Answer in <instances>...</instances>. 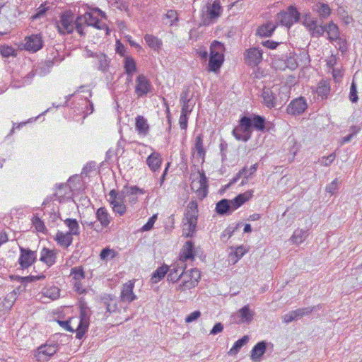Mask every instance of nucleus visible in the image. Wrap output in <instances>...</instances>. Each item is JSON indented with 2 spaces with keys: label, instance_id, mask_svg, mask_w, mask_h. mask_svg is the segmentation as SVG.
<instances>
[{
  "label": "nucleus",
  "instance_id": "473e14b6",
  "mask_svg": "<svg viewBox=\"0 0 362 362\" xmlns=\"http://www.w3.org/2000/svg\"><path fill=\"white\" fill-rule=\"evenodd\" d=\"M108 202L110 205L115 204H125L126 197L124 193H123V189L121 191H117L112 189L108 194Z\"/></svg>",
  "mask_w": 362,
  "mask_h": 362
},
{
  "label": "nucleus",
  "instance_id": "774afa93",
  "mask_svg": "<svg viewBox=\"0 0 362 362\" xmlns=\"http://www.w3.org/2000/svg\"><path fill=\"white\" fill-rule=\"evenodd\" d=\"M335 42H337V45H338V49L340 51L344 52L347 50L348 44L347 41L345 39L339 37V40H335Z\"/></svg>",
  "mask_w": 362,
  "mask_h": 362
},
{
  "label": "nucleus",
  "instance_id": "39448f33",
  "mask_svg": "<svg viewBox=\"0 0 362 362\" xmlns=\"http://www.w3.org/2000/svg\"><path fill=\"white\" fill-rule=\"evenodd\" d=\"M277 19L282 25L290 28L300 19V13L294 6H289L286 11H281L277 14Z\"/></svg>",
  "mask_w": 362,
  "mask_h": 362
},
{
  "label": "nucleus",
  "instance_id": "72a5a7b5",
  "mask_svg": "<svg viewBox=\"0 0 362 362\" xmlns=\"http://www.w3.org/2000/svg\"><path fill=\"white\" fill-rule=\"evenodd\" d=\"M54 240L60 246L63 247H68L72 243L73 238L72 235L67 232L63 233L62 231H58L55 235Z\"/></svg>",
  "mask_w": 362,
  "mask_h": 362
},
{
  "label": "nucleus",
  "instance_id": "f3484780",
  "mask_svg": "<svg viewBox=\"0 0 362 362\" xmlns=\"http://www.w3.org/2000/svg\"><path fill=\"white\" fill-rule=\"evenodd\" d=\"M134 281H129L122 285L119 296L120 300L122 302L131 303L137 298L136 296L134 293Z\"/></svg>",
  "mask_w": 362,
  "mask_h": 362
},
{
  "label": "nucleus",
  "instance_id": "864d4df0",
  "mask_svg": "<svg viewBox=\"0 0 362 362\" xmlns=\"http://www.w3.org/2000/svg\"><path fill=\"white\" fill-rule=\"evenodd\" d=\"M247 252V250L243 246H239L237 247L233 253L230 254L231 258H233V256L235 257V259L233 260V262H237L241 257H243V255Z\"/></svg>",
  "mask_w": 362,
  "mask_h": 362
},
{
  "label": "nucleus",
  "instance_id": "20e7f679",
  "mask_svg": "<svg viewBox=\"0 0 362 362\" xmlns=\"http://www.w3.org/2000/svg\"><path fill=\"white\" fill-rule=\"evenodd\" d=\"M201 278L200 272L197 269H191L185 272L182 282L178 285L177 290L185 291L195 287Z\"/></svg>",
  "mask_w": 362,
  "mask_h": 362
},
{
  "label": "nucleus",
  "instance_id": "3c124183",
  "mask_svg": "<svg viewBox=\"0 0 362 362\" xmlns=\"http://www.w3.org/2000/svg\"><path fill=\"white\" fill-rule=\"evenodd\" d=\"M330 93V86L329 82L321 81L318 84V96L322 99L326 98Z\"/></svg>",
  "mask_w": 362,
  "mask_h": 362
},
{
  "label": "nucleus",
  "instance_id": "bf43d9fd",
  "mask_svg": "<svg viewBox=\"0 0 362 362\" xmlns=\"http://www.w3.org/2000/svg\"><path fill=\"white\" fill-rule=\"evenodd\" d=\"M318 14L323 17L327 18L331 14V9L327 4H322L318 8Z\"/></svg>",
  "mask_w": 362,
  "mask_h": 362
},
{
  "label": "nucleus",
  "instance_id": "2f4dec72",
  "mask_svg": "<svg viewBox=\"0 0 362 362\" xmlns=\"http://www.w3.org/2000/svg\"><path fill=\"white\" fill-rule=\"evenodd\" d=\"M252 197V191H246L244 193L238 194L234 199H231L230 202L233 205V209L236 210L247 201L251 199Z\"/></svg>",
  "mask_w": 362,
  "mask_h": 362
},
{
  "label": "nucleus",
  "instance_id": "7c9ffc66",
  "mask_svg": "<svg viewBox=\"0 0 362 362\" xmlns=\"http://www.w3.org/2000/svg\"><path fill=\"white\" fill-rule=\"evenodd\" d=\"M95 64L99 71L105 72L107 71L110 66V59L107 55L103 53L95 54Z\"/></svg>",
  "mask_w": 362,
  "mask_h": 362
},
{
  "label": "nucleus",
  "instance_id": "338daca9",
  "mask_svg": "<svg viewBox=\"0 0 362 362\" xmlns=\"http://www.w3.org/2000/svg\"><path fill=\"white\" fill-rule=\"evenodd\" d=\"M349 98L350 100L355 103L358 100V96H357V90H356V86L354 81L352 82L351 88H350V93H349Z\"/></svg>",
  "mask_w": 362,
  "mask_h": 362
},
{
  "label": "nucleus",
  "instance_id": "5701e85b",
  "mask_svg": "<svg viewBox=\"0 0 362 362\" xmlns=\"http://www.w3.org/2000/svg\"><path fill=\"white\" fill-rule=\"evenodd\" d=\"M95 217L101 227L107 228L112 221V216L105 207H100L95 212Z\"/></svg>",
  "mask_w": 362,
  "mask_h": 362
},
{
  "label": "nucleus",
  "instance_id": "2eb2a0df",
  "mask_svg": "<svg viewBox=\"0 0 362 362\" xmlns=\"http://www.w3.org/2000/svg\"><path fill=\"white\" fill-rule=\"evenodd\" d=\"M25 49L32 52H36L43 47V40L40 34L31 35L25 39Z\"/></svg>",
  "mask_w": 362,
  "mask_h": 362
},
{
  "label": "nucleus",
  "instance_id": "9b49d317",
  "mask_svg": "<svg viewBox=\"0 0 362 362\" xmlns=\"http://www.w3.org/2000/svg\"><path fill=\"white\" fill-rule=\"evenodd\" d=\"M60 290L57 286H49L44 288L40 293H39L36 298L37 299L43 303H47L52 300H54L59 297Z\"/></svg>",
  "mask_w": 362,
  "mask_h": 362
},
{
  "label": "nucleus",
  "instance_id": "9d476101",
  "mask_svg": "<svg viewBox=\"0 0 362 362\" xmlns=\"http://www.w3.org/2000/svg\"><path fill=\"white\" fill-rule=\"evenodd\" d=\"M90 316V308H85L83 311H80V317L78 319L77 325L76 327L77 338L81 339L87 331L89 325Z\"/></svg>",
  "mask_w": 362,
  "mask_h": 362
},
{
  "label": "nucleus",
  "instance_id": "1a4fd4ad",
  "mask_svg": "<svg viewBox=\"0 0 362 362\" xmlns=\"http://www.w3.org/2000/svg\"><path fill=\"white\" fill-rule=\"evenodd\" d=\"M57 346L55 344H44L37 348L35 353V358L38 362H47L57 351Z\"/></svg>",
  "mask_w": 362,
  "mask_h": 362
},
{
  "label": "nucleus",
  "instance_id": "ddd939ff",
  "mask_svg": "<svg viewBox=\"0 0 362 362\" xmlns=\"http://www.w3.org/2000/svg\"><path fill=\"white\" fill-rule=\"evenodd\" d=\"M308 105L303 97L296 98L287 107V112L292 115H299L307 109Z\"/></svg>",
  "mask_w": 362,
  "mask_h": 362
},
{
  "label": "nucleus",
  "instance_id": "b1692460",
  "mask_svg": "<svg viewBox=\"0 0 362 362\" xmlns=\"http://www.w3.org/2000/svg\"><path fill=\"white\" fill-rule=\"evenodd\" d=\"M216 211L220 215H226L230 214L235 209H233L230 200L223 199L216 204Z\"/></svg>",
  "mask_w": 362,
  "mask_h": 362
},
{
  "label": "nucleus",
  "instance_id": "0e129e2a",
  "mask_svg": "<svg viewBox=\"0 0 362 362\" xmlns=\"http://www.w3.org/2000/svg\"><path fill=\"white\" fill-rule=\"evenodd\" d=\"M336 158V155L334 153H330L327 156H323L321 160V164L325 166L329 165Z\"/></svg>",
  "mask_w": 362,
  "mask_h": 362
},
{
  "label": "nucleus",
  "instance_id": "c03bdc74",
  "mask_svg": "<svg viewBox=\"0 0 362 362\" xmlns=\"http://www.w3.org/2000/svg\"><path fill=\"white\" fill-rule=\"evenodd\" d=\"M168 267L166 265H163L158 267L152 274L151 281L153 284H156L160 281L168 273Z\"/></svg>",
  "mask_w": 362,
  "mask_h": 362
},
{
  "label": "nucleus",
  "instance_id": "f257e3e1",
  "mask_svg": "<svg viewBox=\"0 0 362 362\" xmlns=\"http://www.w3.org/2000/svg\"><path fill=\"white\" fill-rule=\"evenodd\" d=\"M98 13L102 18H105V13L99 8L88 11L83 15L75 18L70 11H66L59 16V19L56 22L59 33L62 35L71 34L74 29L81 35H85V30L88 26H92L98 30H105L109 35L110 30L106 24L98 18L95 13Z\"/></svg>",
  "mask_w": 362,
  "mask_h": 362
},
{
  "label": "nucleus",
  "instance_id": "f8f14e48",
  "mask_svg": "<svg viewBox=\"0 0 362 362\" xmlns=\"http://www.w3.org/2000/svg\"><path fill=\"white\" fill-rule=\"evenodd\" d=\"M244 58L248 66H256L262 60V50L258 47L249 48L245 51Z\"/></svg>",
  "mask_w": 362,
  "mask_h": 362
},
{
  "label": "nucleus",
  "instance_id": "f03ea898",
  "mask_svg": "<svg viewBox=\"0 0 362 362\" xmlns=\"http://www.w3.org/2000/svg\"><path fill=\"white\" fill-rule=\"evenodd\" d=\"M198 221V204L196 200L189 202L185 209L183 218L185 228L183 230L186 237H192L196 232Z\"/></svg>",
  "mask_w": 362,
  "mask_h": 362
},
{
  "label": "nucleus",
  "instance_id": "6e6552de",
  "mask_svg": "<svg viewBox=\"0 0 362 362\" xmlns=\"http://www.w3.org/2000/svg\"><path fill=\"white\" fill-rule=\"evenodd\" d=\"M153 87L149 79L144 74H139L136 78L135 93L138 98L146 96L151 93Z\"/></svg>",
  "mask_w": 362,
  "mask_h": 362
},
{
  "label": "nucleus",
  "instance_id": "dca6fc26",
  "mask_svg": "<svg viewBox=\"0 0 362 362\" xmlns=\"http://www.w3.org/2000/svg\"><path fill=\"white\" fill-rule=\"evenodd\" d=\"M195 255V248L194 243L191 240L187 241L182 248L181 249L179 255V261L180 263L184 264L188 260H193Z\"/></svg>",
  "mask_w": 362,
  "mask_h": 362
},
{
  "label": "nucleus",
  "instance_id": "aec40b11",
  "mask_svg": "<svg viewBox=\"0 0 362 362\" xmlns=\"http://www.w3.org/2000/svg\"><path fill=\"white\" fill-rule=\"evenodd\" d=\"M185 264L179 262L172 265L170 268L168 267V280L172 282H176L180 278L182 279L185 269Z\"/></svg>",
  "mask_w": 362,
  "mask_h": 362
},
{
  "label": "nucleus",
  "instance_id": "de8ad7c7",
  "mask_svg": "<svg viewBox=\"0 0 362 362\" xmlns=\"http://www.w3.org/2000/svg\"><path fill=\"white\" fill-rule=\"evenodd\" d=\"M307 231L300 229H297L293 232L291 238V241L293 244L299 245L304 241L307 237Z\"/></svg>",
  "mask_w": 362,
  "mask_h": 362
},
{
  "label": "nucleus",
  "instance_id": "49530a36",
  "mask_svg": "<svg viewBox=\"0 0 362 362\" xmlns=\"http://www.w3.org/2000/svg\"><path fill=\"white\" fill-rule=\"evenodd\" d=\"M249 341V337L248 336H244L240 339L237 340L232 348L228 351V354L230 355H235L238 354V352L240 351V349L245 345Z\"/></svg>",
  "mask_w": 362,
  "mask_h": 362
},
{
  "label": "nucleus",
  "instance_id": "680f3d73",
  "mask_svg": "<svg viewBox=\"0 0 362 362\" xmlns=\"http://www.w3.org/2000/svg\"><path fill=\"white\" fill-rule=\"evenodd\" d=\"M312 311L313 308H303L293 310L298 320L303 317V316L309 315Z\"/></svg>",
  "mask_w": 362,
  "mask_h": 362
},
{
  "label": "nucleus",
  "instance_id": "8fccbe9b",
  "mask_svg": "<svg viewBox=\"0 0 362 362\" xmlns=\"http://www.w3.org/2000/svg\"><path fill=\"white\" fill-rule=\"evenodd\" d=\"M224 49L225 48L223 44L218 41H214L210 46V54L223 56Z\"/></svg>",
  "mask_w": 362,
  "mask_h": 362
},
{
  "label": "nucleus",
  "instance_id": "c85d7f7f",
  "mask_svg": "<svg viewBox=\"0 0 362 362\" xmlns=\"http://www.w3.org/2000/svg\"><path fill=\"white\" fill-rule=\"evenodd\" d=\"M135 129L139 134L146 136L149 132V125L147 119L143 116H137L136 118Z\"/></svg>",
  "mask_w": 362,
  "mask_h": 362
},
{
  "label": "nucleus",
  "instance_id": "bb28decb",
  "mask_svg": "<svg viewBox=\"0 0 362 362\" xmlns=\"http://www.w3.org/2000/svg\"><path fill=\"white\" fill-rule=\"evenodd\" d=\"M147 45L153 51L159 52L163 46V42L158 37L151 34H146L144 37Z\"/></svg>",
  "mask_w": 362,
  "mask_h": 362
},
{
  "label": "nucleus",
  "instance_id": "e433bc0d",
  "mask_svg": "<svg viewBox=\"0 0 362 362\" xmlns=\"http://www.w3.org/2000/svg\"><path fill=\"white\" fill-rule=\"evenodd\" d=\"M238 315L242 322L250 323L253 319L255 313L250 309L248 305H246L238 311Z\"/></svg>",
  "mask_w": 362,
  "mask_h": 362
},
{
  "label": "nucleus",
  "instance_id": "4be33fe9",
  "mask_svg": "<svg viewBox=\"0 0 362 362\" xmlns=\"http://www.w3.org/2000/svg\"><path fill=\"white\" fill-rule=\"evenodd\" d=\"M57 253L54 250L43 247L40 251V261L45 263L48 267L55 264Z\"/></svg>",
  "mask_w": 362,
  "mask_h": 362
},
{
  "label": "nucleus",
  "instance_id": "58836bf2",
  "mask_svg": "<svg viewBox=\"0 0 362 362\" xmlns=\"http://www.w3.org/2000/svg\"><path fill=\"white\" fill-rule=\"evenodd\" d=\"M257 163H255L250 168L245 166L241 169V173L243 174V179L240 184V186H244L247 183L248 179L250 178L257 171Z\"/></svg>",
  "mask_w": 362,
  "mask_h": 362
},
{
  "label": "nucleus",
  "instance_id": "cd10ccee",
  "mask_svg": "<svg viewBox=\"0 0 362 362\" xmlns=\"http://www.w3.org/2000/svg\"><path fill=\"white\" fill-rule=\"evenodd\" d=\"M277 25L269 21L258 27L256 34L260 37H270L276 30Z\"/></svg>",
  "mask_w": 362,
  "mask_h": 362
},
{
  "label": "nucleus",
  "instance_id": "79ce46f5",
  "mask_svg": "<svg viewBox=\"0 0 362 362\" xmlns=\"http://www.w3.org/2000/svg\"><path fill=\"white\" fill-rule=\"evenodd\" d=\"M64 223L69 228V230L67 232L71 235H78L80 233V227L78 221L74 218H66L64 220Z\"/></svg>",
  "mask_w": 362,
  "mask_h": 362
},
{
  "label": "nucleus",
  "instance_id": "37998d69",
  "mask_svg": "<svg viewBox=\"0 0 362 362\" xmlns=\"http://www.w3.org/2000/svg\"><path fill=\"white\" fill-rule=\"evenodd\" d=\"M303 23L311 32L313 35L315 34L317 29V21H315L313 18H312L310 13H306L303 16Z\"/></svg>",
  "mask_w": 362,
  "mask_h": 362
},
{
  "label": "nucleus",
  "instance_id": "6ab92c4d",
  "mask_svg": "<svg viewBox=\"0 0 362 362\" xmlns=\"http://www.w3.org/2000/svg\"><path fill=\"white\" fill-rule=\"evenodd\" d=\"M123 193L130 204H135L138 201L139 195L144 194L145 191L137 186L125 185L123 187Z\"/></svg>",
  "mask_w": 362,
  "mask_h": 362
},
{
  "label": "nucleus",
  "instance_id": "c756f323",
  "mask_svg": "<svg viewBox=\"0 0 362 362\" xmlns=\"http://www.w3.org/2000/svg\"><path fill=\"white\" fill-rule=\"evenodd\" d=\"M263 103L269 108L274 107L276 105V98L269 88H264L262 92Z\"/></svg>",
  "mask_w": 362,
  "mask_h": 362
},
{
  "label": "nucleus",
  "instance_id": "a211bd4d",
  "mask_svg": "<svg viewBox=\"0 0 362 362\" xmlns=\"http://www.w3.org/2000/svg\"><path fill=\"white\" fill-rule=\"evenodd\" d=\"M192 155L194 158L198 160H202V162L204 160L206 155V151L204 148L203 144V135L199 134L196 136L194 146L192 148Z\"/></svg>",
  "mask_w": 362,
  "mask_h": 362
},
{
  "label": "nucleus",
  "instance_id": "a18cd8bd",
  "mask_svg": "<svg viewBox=\"0 0 362 362\" xmlns=\"http://www.w3.org/2000/svg\"><path fill=\"white\" fill-rule=\"evenodd\" d=\"M124 69L125 73L134 74L137 71L135 60L130 56H127L124 59Z\"/></svg>",
  "mask_w": 362,
  "mask_h": 362
},
{
  "label": "nucleus",
  "instance_id": "e2e57ef3",
  "mask_svg": "<svg viewBox=\"0 0 362 362\" xmlns=\"http://www.w3.org/2000/svg\"><path fill=\"white\" fill-rule=\"evenodd\" d=\"M33 224L39 232H42L45 229V224L39 217L35 216L33 218Z\"/></svg>",
  "mask_w": 362,
  "mask_h": 362
},
{
  "label": "nucleus",
  "instance_id": "69168bd1",
  "mask_svg": "<svg viewBox=\"0 0 362 362\" xmlns=\"http://www.w3.org/2000/svg\"><path fill=\"white\" fill-rule=\"evenodd\" d=\"M201 316V313L199 310H195L191 313L185 317V322L187 323H191L196 321Z\"/></svg>",
  "mask_w": 362,
  "mask_h": 362
},
{
  "label": "nucleus",
  "instance_id": "09e8293b",
  "mask_svg": "<svg viewBox=\"0 0 362 362\" xmlns=\"http://www.w3.org/2000/svg\"><path fill=\"white\" fill-rule=\"evenodd\" d=\"M78 319L71 318L69 320L65 321H59V324L62 327H63L65 330L71 332H76V327L77 325Z\"/></svg>",
  "mask_w": 362,
  "mask_h": 362
},
{
  "label": "nucleus",
  "instance_id": "603ef678",
  "mask_svg": "<svg viewBox=\"0 0 362 362\" xmlns=\"http://www.w3.org/2000/svg\"><path fill=\"white\" fill-rule=\"evenodd\" d=\"M71 276L75 281H81L85 278V274L81 267H76L71 269Z\"/></svg>",
  "mask_w": 362,
  "mask_h": 362
},
{
  "label": "nucleus",
  "instance_id": "f704fd0d",
  "mask_svg": "<svg viewBox=\"0 0 362 362\" xmlns=\"http://www.w3.org/2000/svg\"><path fill=\"white\" fill-rule=\"evenodd\" d=\"M322 30L327 35V38L331 41L339 40V30L337 25L329 23L327 26L322 28Z\"/></svg>",
  "mask_w": 362,
  "mask_h": 362
},
{
  "label": "nucleus",
  "instance_id": "4c0bfd02",
  "mask_svg": "<svg viewBox=\"0 0 362 362\" xmlns=\"http://www.w3.org/2000/svg\"><path fill=\"white\" fill-rule=\"evenodd\" d=\"M224 61V56L211 55L209 61V71L216 72L219 70Z\"/></svg>",
  "mask_w": 362,
  "mask_h": 362
},
{
  "label": "nucleus",
  "instance_id": "393cba45",
  "mask_svg": "<svg viewBox=\"0 0 362 362\" xmlns=\"http://www.w3.org/2000/svg\"><path fill=\"white\" fill-rule=\"evenodd\" d=\"M101 302L105 306L106 312L110 314L117 312V303L114 296L105 294L101 298Z\"/></svg>",
  "mask_w": 362,
  "mask_h": 362
},
{
  "label": "nucleus",
  "instance_id": "7ed1b4c3",
  "mask_svg": "<svg viewBox=\"0 0 362 362\" xmlns=\"http://www.w3.org/2000/svg\"><path fill=\"white\" fill-rule=\"evenodd\" d=\"M252 130L250 125V117L243 116L237 125L233 130V136L238 141H247L252 136Z\"/></svg>",
  "mask_w": 362,
  "mask_h": 362
},
{
  "label": "nucleus",
  "instance_id": "412c9836",
  "mask_svg": "<svg viewBox=\"0 0 362 362\" xmlns=\"http://www.w3.org/2000/svg\"><path fill=\"white\" fill-rule=\"evenodd\" d=\"M162 163L161 156L156 151L151 153L146 158V164L153 173L160 171Z\"/></svg>",
  "mask_w": 362,
  "mask_h": 362
},
{
  "label": "nucleus",
  "instance_id": "423d86ee",
  "mask_svg": "<svg viewBox=\"0 0 362 362\" xmlns=\"http://www.w3.org/2000/svg\"><path fill=\"white\" fill-rule=\"evenodd\" d=\"M20 255L18 262L21 269H27L37 260V252L29 248L19 247Z\"/></svg>",
  "mask_w": 362,
  "mask_h": 362
},
{
  "label": "nucleus",
  "instance_id": "0eeeda50",
  "mask_svg": "<svg viewBox=\"0 0 362 362\" xmlns=\"http://www.w3.org/2000/svg\"><path fill=\"white\" fill-rule=\"evenodd\" d=\"M207 179L204 173H200L197 179H194L191 183V189L196 192L199 199H203L207 195Z\"/></svg>",
  "mask_w": 362,
  "mask_h": 362
},
{
  "label": "nucleus",
  "instance_id": "4468645a",
  "mask_svg": "<svg viewBox=\"0 0 362 362\" xmlns=\"http://www.w3.org/2000/svg\"><path fill=\"white\" fill-rule=\"evenodd\" d=\"M85 86H81L77 90L78 93H84L85 95H82L83 99L81 98L82 104L80 111L84 114V117L90 115L93 112V104L90 102L88 98L92 96V93L90 90L85 91Z\"/></svg>",
  "mask_w": 362,
  "mask_h": 362
},
{
  "label": "nucleus",
  "instance_id": "ea45409f",
  "mask_svg": "<svg viewBox=\"0 0 362 362\" xmlns=\"http://www.w3.org/2000/svg\"><path fill=\"white\" fill-rule=\"evenodd\" d=\"M221 6L218 0H215L213 4L208 8V15L210 19H215L220 16L221 13Z\"/></svg>",
  "mask_w": 362,
  "mask_h": 362
},
{
  "label": "nucleus",
  "instance_id": "052dcab7",
  "mask_svg": "<svg viewBox=\"0 0 362 362\" xmlns=\"http://www.w3.org/2000/svg\"><path fill=\"white\" fill-rule=\"evenodd\" d=\"M158 215L153 214L151 217H150L146 224H144L142 228V231H148L153 227V225L157 220Z\"/></svg>",
  "mask_w": 362,
  "mask_h": 362
},
{
  "label": "nucleus",
  "instance_id": "13d9d810",
  "mask_svg": "<svg viewBox=\"0 0 362 362\" xmlns=\"http://www.w3.org/2000/svg\"><path fill=\"white\" fill-rule=\"evenodd\" d=\"M113 211L119 216H123L127 211V206L125 204H111Z\"/></svg>",
  "mask_w": 362,
  "mask_h": 362
},
{
  "label": "nucleus",
  "instance_id": "a19ab883",
  "mask_svg": "<svg viewBox=\"0 0 362 362\" xmlns=\"http://www.w3.org/2000/svg\"><path fill=\"white\" fill-rule=\"evenodd\" d=\"M53 62L50 60L38 64L35 68V73L37 76H45L49 74L52 67Z\"/></svg>",
  "mask_w": 362,
  "mask_h": 362
},
{
  "label": "nucleus",
  "instance_id": "4d7b16f0",
  "mask_svg": "<svg viewBox=\"0 0 362 362\" xmlns=\"http://www.w3.org/2000/svg\"><path fill=\"white\" fill-rule=\"evenodd\" d=\"M298 63L296 58L293 56L286 57L285 59V66L283 68H288L291 70H294L297 68Z\"/></svg>",
  "mask_w": 362,
  "mask_h": 362
},
{
  "label": "nucleus",
  "instance_id": "6e6d98bb",
  "mask_svg": "<svg viewBox=\"0 0 362 362\" xmlns=\"http://www.w3.org/2000/svg\"><path fill=\"white\" fill-rule=\"evenodd\" d=\"M0 52L4 57L14 56L16 50L11 46L4 45L0 47Z\"/></svg>",
  "mask_w": 362,
  "mask_h": 362
},
{
  "label": "nucleus",
  "instance_id": "c9c22d12",
  "mask_svg": "<svg viewBox=\"0 0 362 362\" xmlns=\"http://www.w3.org/2000/svg\"><path fill=\"white\" fill-rule=\"evenodd\" d=\"M265 118L257 115H252L250 117L251 129L254 128L257 131L264 132L265 130Z\"/></svg>",
  "mask_w": 362,
  "mask_h": 362
},
{
  "label": "nucleus",
  "instance_id": "5fc2aeb1",
  "mask_svg": "<svg viewBox=\"0 0 362 362\" xmlns=\"http://www.w3.org/2000/svg\"><path fill=\"white\" fill-rule=\"evenodd\" d=\"M115 256V251L107 247L103 249L100 254V257L102 260L112 259Z\"/></svg>",
  "mask_w": 362,
  "mask_h": 362
},
{
  "label": "nucleus",
  "instance_id": "a878e982",
  "mask_svg": "<svg viewBox=\"0 0 362 362\" xmlns=\"http://www.w3.org/2000/svg\"><path fill=\"white\" fill-rule=\"evenodd\" d=\"M267 343L264 341L258 342L251 351V359L255 362L260 361L261 357L265 353Z\"/></svg>",
  "mask_w": 362,
  "mask_h": 362
}]
</instances>
